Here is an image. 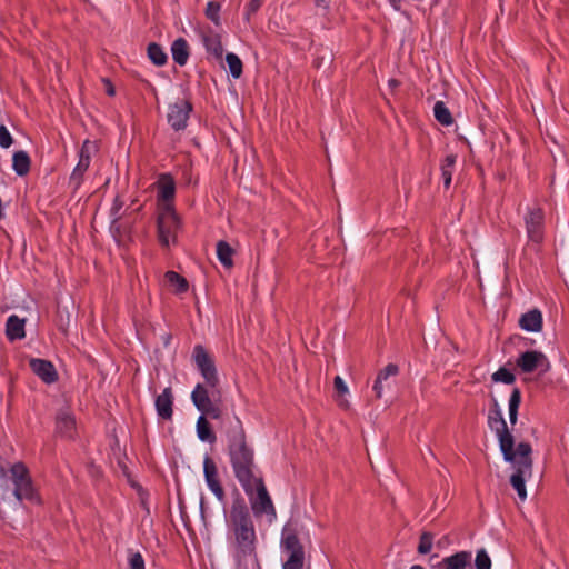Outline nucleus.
<instances>
[{"label": "nucleus", "mask_w": 569, "mask_h": 569, "mask_svg": "<svg viewBox=\"0 0 569 569\" xmlns=\"http://www.w3.org/2000/svg\"><path fill=\"white\" fill-rule=\"evenodd\" d=\"M230 540L234 548L236 562L250 561L252 568L260 569L256 552V529L246 503L237 500L232 503L228 517Z\"/></svg>", "instance_id": "1"}, {"label": "nucleus", "mask_w": 569, "mask_h": 569, "mask_svg": "<svg viewBox=\"0 0 569 569\" xmlns=\"http://www.w3.org/2000/svg\"><path fill=\"white\" fill-rule=\"evenodd\" d=\"M228 449L234 476L247 493L253 490V450L247 445L246 432L238 417L227 431Z\"/></svg>", "instance_id": "2"}, {"label": "nucleus", "mask_w": 569, "mask_h": 569, "mask_svg": "<svg viewBox=\"0 0 569 569\" xmlns=\"http://www.w3.org/2000/svg\"><path fill=\"white\" fill-rule=\"evenodd\" d=\"M531 446L528 442H520L517 449H512V460H506L512 463L516 469L515 473L510 478V483L517 491L519 498L525 500L527 498V491L525 481L527 478L532 476V459H531Z\"/></svg>", "instance_id": "3"}, {"label": "nucleus", "mask_w": 569, "mask_h": 569, "mask_svg": "<svg viewBox=\"0 0 569 569\" xmlns=\"http://www.w3.org/2000/svg\"><path fill=\"white\" fill-rule=\"evenodd\" d=\"M193 405L201 416L209 417L211 419H220L223 415V402L221 393L217 388L211 391L201 383H198L191 393Z\"/></svg>", "instance_id": "4"}, {"label": "nucleus", "mask_w": 569, "mask_h": 569, "mask_svg": "<svg viewBox=\"0 0 569 569\" xmlns=\"http://www.w3.org/2000/svg\"><path fill=\"white\" fill-rule=\"evenodd\" d=\"M489 427L496 431L499 447L505 460H512V449L515 448V438L507 427L502 412L499 408L497 400H493V406L488 416Z\"/></svg>", "instance_id": "5"}, {"label": "nucleus", "mask_w": 569, "mask_h": 569, "mask_svg": "<svg viewBox=\"0 0 569 569\" xmlns=\"http://www.w3.org/2000/svg\"><path fill=\"white\" fill-rule=\"evenodd\" d=\"M280 546L288 555L283 562V569H302L305 563V549L301 545L297 530L290 525L282 529Z\"/></svg>", "instance_id": "6"}, {"label": "nucleus", "mask_w": 569, "mask_h": 569, "mask_svg": "<svg viewBox=\"0 0 569 569\" xmlns=\"http://www.w3.org/2000/svg\"><path fill=\"white\" fill-rule=\"evenodd\" d=\"M179 228L180 221L172 204L163 203L158 216V236L160 243L163 247H169L170 242H174Z\"/></svg>", "instance_id": "7"}, {"label": "nucleus", "mask_w": 569, "mask_h": 569, "mask_svg": "<svg viewBox=\"0 0 569 569\" xmlns=\"http://www.w3.org/2000/svg\"><path fill=\"white\" fill-rule=\"evenodd\" d=\"M10 479L14 486L12 496L18 501H22L23 499L33 501L37 499L31 478L23 463L18 462L10 468Z\"/></svg>", "instance_id": "8"}, {"label": "nucleus", "mask_w": 569, "mask_h": 569, "mask_svg": "<svg viewBox=\"0 0 569 569\" xmlns=\"http://www.w3.org/2000/svg\"><path fill=\"white\" fill-rule=\"evenodd\" d=\"M193 359L207 385L211 389L217 388L219 379L214 362L201 345L194 347Z\"/></svg>", "instance_id": "9"}, {"label": "nucleus", "mask_w": 569, "mask_h": 569, "mask_svg": "<svg viewBox=\"0 0 569 569\" xmlns=\"http://www.w3.org/2000/svg\"><path fill=\"white\" fill-rule=\"evenodd\" d=\"M253 488L256 489V496L251 498V508L253 512L257 516L264 513L274 518L276 509L262 478H254Z\"/></svg>", "instance_id": "10"}, {"label": "nucleus", "mask_w": 569, "mask_h": 569, "mask_svg": "<svg viewBox=\"0 0 569 569\" xmlns=\"http://www.w3.org/2000/svg\"><path fill=\"white\" fill-rule=\"evenodd\" d=\"M191 111V102L184 99H179L178 101L169 104L167 121L174 131L184 130Z\"/></svg>", "instance_id": "11"}, {"label": "nucleus", "mask_w": 569, "mask_h": 569, "mask_svg": "<svg viewBox=\"0 0 569 569\" xmlns=\"http://www.w3.org/2000/svg\"><path fill=\"white\" fill-rule=\"evenodd\" d=\"M516 363L525 373H531L536 370H540L541 373H545L550 369L548 358L541 351L537 350L522 352Z\"/></svg>", "instance_id": "12"}, {"label": "nucleus", "mask_w": 569, "mask_h": 569, "mask_svg": "<svg viewBox=\"0 0 569 569\" xmlns=\"http://www.w3.org/2000/svg\"><path fill=\"white\" fill-rule=\"evenodd\" d=\"M545 213L540 208H533L525 217L527 236L530 241L540 243L543 239Z\"/></svg>", "instance_id": "13"}, {"label": "nucleus", "mask_w": 569, "mask_h": 569, "mask_svg": "<svg viewBox=\"0 0 569 569\" xmlns=\"http://www.w3.org/2000/svg\"><path fill=\"white\" fill-rule=\"evenodd\" d=\"M472 553L459 551L432 563L431 569H471Z\"/></svg>", "instance_id": "14"}, {"label": "nucleus", "mask_w": 569, "mask_h": 569, "mask_svg": "<svg viewBox=\"0 0 569 569\" xmlns=\"http://www.w3.org/2000/svg\"><path fill=\"white\" fill-rule=\"evenodd\" d=\"M203 472L208 487L214 493V496L222 501L224 498V490L220 483L218 476V468L213 459L209 456L204 457L203 460Z\"/></svg>", "instance_id": "15"}, {"label": "nucleus", "mask_w": 569, "mask_h": 569, "mask_svg": "<svg viewBox=\"0 0 569 569\" xmlns=\"http://www.w3.org/2000/svg\"><path fill=\"white\" fill-rule=\"evenodd\" d=\"M94 149V143L86 140L79 152V161L70 177L71 182L77 187L80 186L84 172L88 170L91 160V151Z\"/></svg>", "instance_id": "16"}, {"label": "nucleus", "mask_w": 569, "mask_h": 569, "mask_svg": "<svg viewBox=\"0 0 569 569\" xmlns=\"http://www.w3.org/2000/svg\"><path fill=\"white\" fill-rule=\"evenodd\" d=\"M31 370L46 383H53L58 379V373L54 366L44 359H31L30 362Z\"/></svg>", "instance_id": "17"}, {"label": "nucleus", "mask_w": 569, "mask_h": 569, "mask_svg": "<svg viewBox=\"0 0 569 569\" xmlns=\"http://www.w3.org/2000/svg\"><path fill=\"white\" fill-rule=\"evenodd\" d=\"M57 432L68 439H72L76 436V420L68 410H60L58 412Z\"/></svg>", "instance_id": "18"}, {"label": "nucleus", "mask_w": 569, "mask_h": 569, "mask_svg": "<svg viewBox=\"0 0 569 569\" xmlns=\"http://www.w3.org/2000/svg\"><path fill=\"white\" fill-rule=\"evenodd\" d=\"M519 327L529 332H540L542 330V313L538 309L529 310L519 319Z\"/></svg>", "instance_id": "19"}, {"label": "nucleus", "mask_w": 569, "mask_h": 569, "mask_svg": "<svg viewBox=\"0 0 569 569\" xmlns=\"http://www.w3.org/2000/svg\"><path fill=\"white\" fill-rule=\"evenodd\" d=\"M172 403L173 395L171 388H166L161 395L156 399V409L162 419L169 420L172 418Z\"/></svg>", "instance_id": "20"}, {"label": "nucleus", "mask_w": 569, "mask_h": 569, "mask_svg": "<svg viewBox=\"0 0 569 569\" xmlns=\"http://www.w3.org/2000/svg\"><path fill=\"white\" fill-rule=\"evenodd\" d=\"M201 38L207 52L220 59L223 53L220 36L212 30H208L202 32Z\"/></svg>", "instance_id": "21"}, {"label": "nucleus", "mask_w": 569, "mask_h": 569, "mask_svg": "<svg viewBox=\"0 0 569 569\" xmlns=\"http://www.w3.org/2000/svg\"><path fill=\"white\" fill-rule=\"evenodd\" d=\"M398 372H399V367L395 363L387 365L382 370H380L378 372L377 378L373 383V387H372L377 399H380L382 397L383 389H385L383 382H387V380L390 377L397 376Z\"/></svg>", "instance_id": "22"}, {"label": "nucleus", "mask_w": 569, "mask_h": 569, "mask_svg": "<svg viewBox=\"0 0 569 569\" xmlns=\"http://www.w3.org/2000/svg\"><path fill=\"white\" fill-rule=\"evenodd\" d=\"M24 325H26L24 319H20L16 315L10 316L6 323L7 338L10 341L24 338V336H26Z\"/></svg>", "instance_id": "23"}, {"label": "nucleus", "mask_w": 569, "mask_h": 569, "mask_svg": "<svg viewBox=\"0 0 569 569\" xmlns=\"http://www.w3.org/2000/svg\"><path fill=\"white\" fill-rule=\"evenodd\" d=\"M173 61L179 66H184L189 58V46L186 39L178 38L171 46Z\"/></svg>", "instance_id": "24"}, {"label": "nucleus", "mask_w": 569, "mask_h": 569, "mask_svg": "<svg viewBox=\"0 0 569 569\" xmlns=\"http://www.w3.org/2000/svg\"><path fill=\"white\" fill-rule=\"evenodd\" d=\"M159 188V198L163 201V203H169L173 197L176 191L174 181L170 176L163 174L158 182Z\"/></svg>", "instance_id": "25"}, {"label": "nucleus", "mask_w": 569, "mask_h": 569, "mask_svg": "<svg viewBox=\"0 0 569 569\" xmlns=\"http://www.w3.org/2000/svg\"><path fill=\"white\" fill-rule=\"evenodd\" d=\"M197 436L201 441L208 443H214L217 440L216 433L212 431L206 416H200L197 420Z\"/></svg>", "instance_id": "26"}, {"label": "nucleus", "mask_w": 569, "mask_h": 569, "mask_svg": "<svg viewBox=\"0 0 569 569\" xmlns=\"http://www.w3.org/2000/svg\"><path fill=\"white\" fill-rule=\"evenodd\" d=\"M12 168L18 176H26L30 170V158L26 151H17L12 157Z\"/></svg>", "instance_id": "27"}, {"label": "nucleus", "mask_w": 569, "mask_h": 569, "mask_svg": "<svg viewBox=\"0 0 569 569\" xmlns=\"http://www.w3.org/2000/svg\"><path fill=\"white\" fill-rule=\"evenodd\" d=\"M233 253L234 250L228 242L221 240L217 243V256L223 267L230 269L233 266Z\"/></svg>", "instance_id": "28"}, {"label": "nucleus", "mask_w": 569, "mask_h": 569, "mask_svg": "<svg viewBox=\"0 0 569 569\" xmlns=\"http://www.w3.org/2000/svg\"><path fill=\"white\" fill-rule=\"evenodd\" d=\"M164 279L173 288L176 293H183L188 290V281L174 271H167Z\"/></svg>", "instance_id": "29"}, {"label": "nucleus", "mask_w": 569, "mask_h": 569, "mask_svg": "<svg viewBox=\"0 0 569 569\" xmlns=\"http://www.w3.org/2000/svg\"><path fill=\"white\" fill-rule=\"evenodd\" d=\"M433 114L436 120L442 126H450L453 122L451 112L442 101H437L433 107Z\"/></svg>", "instance_id": "30"}, {"label": "nucleus", "mask_w": 569, "mask_h": 569, "mask_svg": "<svg viewBox=\"0 0 569 569\" xmlns=\"http://www.w3.org/2000/svg\"><path fill=\"white\" fill-rule=\"evenodd\" d=\"M456 160L457 157L455 154H449L445 158L443 162L441 163V176L446 188H449L451 184L452 171Z\"/></svg>", "instance_id": "31"}, {"label": "nucleus", "mask_w": 569, "mask_h": 569, "mask_svg": "<svg viewBox=\"0 0 569 569\" xmlns=\"http://www.w3.org/2000/svg\"><path fill=\"white\" fill-rule=\"evenodd\" d=\"M520 402L521 392L518 388H515L509 398V420L512 426L517 422Z\"/></svg>", "instance_id": "32"}, {"label": "nucleus", "mask_w": 569, "mask_h": 569, "mask_svg": "<svg viewBox=\"0 0 569 569\" xmlns=\"http://www.w3.org/2000/svg\"><path fill=\"white\" fill-rule=\"evenodd\" d=\"M148 57L156 66H163L167 62V54L158 43L148 46Z\"/></svg>", "instance_id": "33"}, {"label": "nucleus", "mask_w": 569, "mask_h": 569, "mask_svg": "<svg viewBox=\"0 0 569 569\" xmlns=\"http://www.w3.org/2000/svg\"><path fill=\"white\" fill-rule=\"evenodd\" d=\"M226 61L228 63L231 76L236 79L240 78L242 74V62L240 58L237 54L230 52L226 56Z\"/></svg>", "instance_id": "34"}, {"label": "nucleus", "mask_w": 569, "mask_h": 569, "mask_svg": "<svg viewBox=\"0 0 569 569\" xmlns=\"http://www.w3.org/2000/svg\"><path fill=\"white\" fill-rule=\"evenodd\" d=\"M433 545V535L429 531H423L419 539L418 552L427 555L431 551Z\"/></svg>", "instance_id": "35"}, {"label": "nucleus", "mask_w": 569, "mask_h": 569, "mask_svg": "<svg viewBox=\"0 0 569 569\" xmlns=\"http://www.w3.org/2000/svg\"><path fill=\"white\" fill-rule=\"evenodd\" d=\"M220 3L217 1H209L206 8V17L211 20L216 26L220 24Z\"/></svg>", "instance_id": "36"}, {"label": "nucleus", "mask_w": 569, "mask_h": 569, "mask_svg": "<svg viewBox=\"0 0 569 569\" xmlns=\"http://www.w3.org/2000/svg\"><path fill=\"white\" fill-rule=\"evenodd\" d=\"M491 379L495 382H503L507 385H511L515 382L516 377L512 372H510L506 368H500L491 376Z\"/></svg>", "instance_id": "37"}, {"label": "nucleus", "mask_w": 569, "mask_h": 569, "mask_svg": "<svg viewBox=\"0 0 569 569\" xmlns=\"http://www.w3.org/2000/svg\"><path fill=\"white\" fill-rule=\"evenodd\" d=\"M475 566L476 569H491V559L485 549L477 551Z\"/></svg>", "instance_id": "38"}, {"label": "nucleus", "mask_w": 569, "mask_h": 569, "mask_svg": "<svg viewBox=\"0 0 569 569\" xmlns=\"http://www.w3.org/2000/svg\"><path fill=\"white\" fill-rule=\"evenodd\" d=\"M129 569H144V560L140 552L130 553Z\"/></svg>", "instance_id": "39"}, {"label": "nucleus", "mask_w": 569, "mask_h": 569, "mask_svg": "<svg viewBox=\"0 0 569 569\" xmlns=\"http://www.w3.org/2000/svg\"><path fill=\"white\" fill-rule=\"evenodd\" d=\"M13 143V139L6 128V126H0V146L2 148H9Z\"/></svg>", "instance_id": "40"}, {"label": "nucleus", "mask_w": 569, "mask_h": 569, "mask_svg": "<svg viewBox=\"0 0 569 569\" xmlns=\"http://www.w3.org/2000/svg\"><path fill=\"white\" fill-rule=\"evenodd\" d=\"M335 389L340 396L348 393V387L340 376H337L333 380Z\"/></svg>", "instance_id": "41"}, {"label": "nucleus", "mask_w": 569, "mask_h": 569, "mask_svg": "<svg viewBox=\"0 0 569 569\" xmlns=\"http://www.w3.org/2000/svg\"><path fill=\"white\" fill-rule=\"evenodd\" d=\"M122 206L123 202L119 198H116L110 211L111 217L113 218V222H116L120 218V210Z\"/></svg>", "instance_id": "42"}, {"label": "nucleus", "mask_w": 569, "mask_h": 569, "mask_svg": "<svg viewBox=\"0 0 569 569\" xmlns=\"http://www.w3.org/2000/svg\"><path fill=\"white\" fill-rule=\"evenodd\" d=\"M261 3H262L261 0H250V2L248 3V7H247V13H246L247 20H249L251 14L256 13L259 10V8L261 7Z\"/></svg>", "instance_id": "43"}, {"label": "nucleus", "mask_w": 569, "mask_h": 569, "mask_svg": "<svg viewBox=\"0 0 569 569\" xmlns=\"http://www.w3.org/2000/svg\"><path fill=\"white\" fill-rule=\"evenodd\" d=\"M104 89L108 96L112 97L116 94V89L109 79H103Z\"/></svg>", "instance_id": "44"}, {"label": "nucleus", "mask_w": 569, "mask_h": 569, "mask_svg": "<svg viewBox=\"0 0 569 569\" xmlns=\"http://www.w3.org/2000/svg\"><path fill=\"white\" fill-rule=\"evenodd\" d=\"M400 84V82L397 80V79H390L388 81V86L391 90H395L396 88H398Z\"/></svg>", "instance_id": "45"}, {"label": "nucleus", "mask_w": 569, "mask_h": 569, "mask_svg": "<svg viewBox=\"0 0 569 569\" xmlns=\"http://www.w3.org/2000/svg\"><path fill=\"white\" fill-rule=\"evenodd\" d=\"M250 561L237 562V569H250Z\"/></svg>", "instance_id": "46"}, {"label": "nucleus", "mask_w": 569, "mask_h": 569, "mask_svg": "<svg viewBox=\"0 0 569 569\" xmlns=\"http://www.w3.org/2000/svg\"><path fill=\"white\" fill-rule=\"evenodd\" d=\"M316 4L318 7H327V1L326 0H316Z\"/></svg>", "instance_id": "47"}, {"label": "nucleus", "mask_w": 569, "mask_h": 569, "mask_svg": "<svg viewBox=\"0 0 569 569\" xmlns=\"http://www.w3.org/2000/svg\"><path fill=\"white\" fill-rule=\"evenodd\" d=\"M339 406L347 408L348 407V401L345 400V399L339 400Z\"/></svg>", "instance_id": "48"}, {"label": "nucleus", "mask_w": 569, "mask_h": 569, "mask_svg": "<svg viewBox=\"0 0 569 569\" xmlns=\"http://www.w3.org/2000/svg\"><path fill=\"white\" fill-rule=\"evenodd\" d=\"M0 475H1V477H3V478H6V477H7V472H6L4 468H2V467L0 468Z\"/></svg>", "instance_id": "49"}, {"label": "nucleus", "mask_w": 569, "mask_h": 569, "mask_svg": "<svg viewBox=\"0 0 569 569\" xmlns=\"http://www.w3.org/2000/svg\"><path fill=\"white\" fill-rule=\"evenodd\" d=\"M410 569H425V568L420 565H413Z\"/></svg>", "instance_id": "50"}]
</instances>
